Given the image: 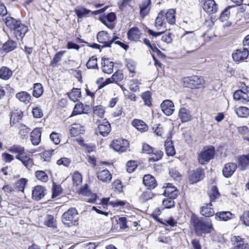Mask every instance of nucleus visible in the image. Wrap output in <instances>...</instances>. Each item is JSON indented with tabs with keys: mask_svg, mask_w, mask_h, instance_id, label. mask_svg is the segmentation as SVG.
Returning <instances> with one entry per match:
<instances>
[{
	"mask_svg": "<svg viewBox=\"0 0 249 249\" xmlns=\"http://www.w3.org/2000/svg\"><path fill=\"white\" fill-rule=\"evenodd\" d=\"M191 221L195 233L198 235L211 233L214 231L213 225L211 220L205 221L197 216H192Z\"/></svg>",
	"mask_w": 249,
	"mask_h": 249,
	"instance_id": "nucleus-1",
	"label": "nucleus"
},
{
	"mask_svg": "<svg viewBox=\"0 0 249 249\" xmlns=\"http://www.w3.org/2000/svg\"><path fill=\"white\" fill-rule=\"evenodd\" d=\"M78 213L76 208L71 207L62 215V222L66 227L77 225L78 221Z\"/></svg>",
	"mask_w": 249,
	"mask_h": 249,
	"instance_id": "nucleus-2",
	"label": "nucleus"
},
{
	"mask_svg": "<svg viewBox=\"0 0 249 249\" xmlns=\"http://www.w3.org/2000/svg\"><path fill=\"white\" fill-rule=\"evenodd\" d=\"M215 155V147L213 145H208L204 147L199 155V162L204 165L212 159Z\"/></svg>",
	"mask_w": 249,
	"mask_h": 249,
	"instance_id": "nucleus-3",
	"label": "nucleus"
},
{
	"mask_svg": "<svg viewBox=\"0 0 249 249\" xmlns=\"http://www.w3.org/2000/svg\"><path fill=\"white\" fill-rule=\"evenodd\" d=\"M204 83L203 78L197 75L185 77L183 80L184 86L191 89H200L203 87Z\"/></svg>",
	"mask_w": 249,
	"mask_h": 249,
	"instance_id": "nucleus-4",
	"label": "nucleus"
},
{
	"mask_svg": "<svg viewBox=\"0 0 249 249\" xmlns=\"http://www.w3.org/2000/svg\"><path fill=\"white\" fill-rule=\"evenodd\" d=\"M6 26L11 30L14 31H28V27L22 24L20 21L16 20L14 18L7 17L5 18Z\"/></svg>",
	"mask_w": 249,
	"mask_h": 249,
	"instance_id": "nucleus-5",
	"label": "nucleus"
},
{
	"mask_svg": "<svg viewBox=\"0 0 249 249\" xmlns=\"http://www.w3.org/2000/svg\"><path fill=\"white\" fill-rule=\"evenodd\" d=\"M129 146V142L127 140L121 138L113 140L110 144L111 148L119 153L126 151Z\"/></svg>",
	"mask_w": 249,
	"mask_h": 249,
	"instance_id": "nucleus-6",
	"label": "nucleus"
},
{
	"mask_svg": "<svg viewBox=\"0 0 249 249\" xmlns=\"http://www.w3.org/2000/svg\"><path fill=\"white\" fill-rule=\"evenodd\" d=\"M205 177L204 170L202 168H198L193 170L190 173L188 178L191 184L197 183Z\"/></svg>",
	"mask_w": 249,
	"mask_h": 249,
	"instance_id": "nucleus-7",
	"label": "nucleus"
},
{
	"mask_svg": "<svg viewBox=\"0 0 249 249\" xmlns=\"http://www.w3.org/2000/svg\"><path fill=\"white\" fill-rule=\"evenodd\" d=\"M96 37L97 41L103 44L102 48H109L113 43L112 37L109 36L108 32H98Z\"/></svg>",
	"mask_w": 249,
	"mask_h": 249,
	"instance_id": "nucleus-8",
	"label": "nucleus"
},
{
	"mask_svg": "<svg viewBox=\"0 0 249 249\" xmlns=\"http://www.w3.org/2000/svg\"><path fill=\"white\" fill-rule=\"evenodd\" d=\"M249 55L248 49L243 48L240 49H237L232 53V57L233 60L236 62L243 61L246 59Z\"/></svg>",
	"mask_w": 249,
	"mask_h": 249,
	"instance_id": "nucleus-9",
	"label": "nucleus"
},
{
	"mask_svg": "<svg viewBox=\"0 0 249 249\" xmlns=\"http://www.w3.org/2000/svg\"><path fill=\"white\" fill-rule=\"evenodd\" d=\"M96 131H99V133L103 137L107 136L111 131V126L109 122L106 119L99 121Z\"/></svg>",
	"mask_w": 249,
	"mask_h": 249,
	"instance_id": "nucleus-10",
	"label": "nucleus"
},
{
	"mask_svg": "<svg viewBox=\"0 0 249 249\" xmlns=\"http://www.w3.org/2000/svg\"><path fill=\"white\" fill-rule=\"evenodd\" d=\"M46 191L45 187L41 185L36 186L32 190V197L34 200L39 201L44 197Z\"/></svg>",
	"mask_w": 249,
	"mask_h": 249,
	"instance_id": "nucleus-11",
	"label": "nucleus"
},
{
	"mask_svg": "<svg viewBox=\"0 0 249 249\" xmlns=\"http://www.w3.org/2000/svg\"><path fill=\"white\" fill-rule=\"evenodd\" d=\"M90 109L88 105H84L82 103H77L75 105L73 109L71 114V117L82 114H87Z\"/></svg>",
	"mask_w": 249,
	"mask_h": 249,
	"instance_id": "nucleus-12",
	"label": "nucleus"
},
{
	"mask_svg": "<svg viewBox=\"0 0 249 249\" xmlns=\"http://www.w3.org/2000/svg\"><path fill=\"white\" fill-rule=\"evenodd\" d=\"M174 105L170 100H165L160 104V108L162 112L166 116L172 115L175 111Z\"/></svg>",
	"mask_w": 249,
	"mask_h": 249,
	"instance_id": "nucleus-13",
	"label": "nucleus"
},
{
	"mask_svg": "<svg viewBox=\"0 0 249 249\" xmlns=\"http://www.w3.org/2000/svg\"><path fill=\"white\" fill-rule=\"evenodd\" d=\"M237 168V164L234 162H229L224 165L222 170V174L226 178L231 177Z\"/></svg>",
	"mask_w": 249,
	"mask_h": 249,
	"instance_id": "nucleus-14",
	"label": "nucleus"
},
{
	"mask_svg": "<svg viewBox=\"0 0 249 249\" xmlns=\"http://www.w3.org/2000/svg\"><path fill=\"white\" fill-rule=\"evenodd\" d=\"M203 10L209 14L215 13L218 10V6L214 0H204Z\"/></svg>",
	"mask_w": 249,
	"mask_h": 249,
	"instance_id": "nucleus-15",
	"label": "nucleus"
},
{
	"mask_svg": "<svg viewBox=\"0 0 249 249\" xmlns=\"http://www.w3.org/2000/svg\"><path fill=\"white\" fill-rule=\"evenodd\" d=\"M116 17L114 13L111 12L107 16L100 18V20L107 26L109 29L114 28L113 22L116 19Z\"/></svg>",
	"mask_w": 249,
	"mask_h": 249,
	"instance_id": "nucleus-16",
	"label": "nucleus"
},
{
	"mask_svg": "<svg viewBox=\"0 0 249 249\" xmlns=\"http://www.w3.org/2000/svg\"><path fill=\"white\" fill-rule=\"evenodd\" d=\"M163 188H165L162 194V195L164 196H169L173 198H176L178 196V189L171 183H166V186H164Z\"/></svg>",
	"mask_w": 249,
	"mask_h": 249,
	"instance_id": "nucleus-17",
	"label": "nucleus"
},
{
	"mask_svg": "<svg viewBox=\"0 0 249 249\" xmlns=\"http://www.w3.org/2000/svg\"><path fill=\"white\" fill-rule=\"evenodd\" d=\"M78 37L81 38V36L80 35H77L76 34L74 36H72L71 35H69V36L66 37L67 49L69 50L74 49L77 51L79 50L81 46L78 45V43H77L75 41V38Z\"/></svg>",
	"mask_w": 249,
	"mask_h": 249,
	"instance_id": "nucleus-18",
	"label": "nucleus"
},
{
	"mask_svg": "<svg viewBox=\"0 0 249 249\" xmlns=\"http://www.w3.org/2000/svg\"><path fill=\"white\" fill-rule=\"evenodd\" d=\"M142 182L148 190L154 189L157 186V182L155 178L149 174L144 176Z\"/></svg>",
	"mask_w": 249,
	"mask_h": 249,
	"instance_id": "nucleus-19",
	"label": "nucleus"
},
{
	"mask_svg": "<svg viewBox=\"0 0 249 249\" xmlns=\"http://www.w3.org/2000/svg\"><path fill=\"white\" fill-rule=\"evenodd\" d=\"M41 128L36 127L35 128L30 135V140L34 145H38L41 141Z\"/></svg>",
	"mask_w": 249,
	"mask_h": 249,
	"instance_id": "nucleus-20",
	"label": "nucleus"
},
{
	"mask_svg": "<svg viewBox=\"0 0 249 249\" xmlns=\"http://www.w3.org/2000/svg\"><path fill=\"white\" fill-rule=\"evenodd\" d=\"M234 214L230 211H221L214 214V218L217 221H227L232 218Z\"/></svg>",
	"mask_w": 249,
	"mask_h": 249,
	"instance_id": "nucleus-21",
	"label": "nucleus"
},
{
	"mask_svg": "<svg viewBox=\"0 0 249 249\" xmlns=\"http://www.w3.org/2000/svg\"><path fill=\"white\" fill-rule=\"evenodd\" d=\"M237 162L239 169L241 171L245 170L249 166V153L239 156Z\"/></svg>",
	"mask_w": 249,
	"mask_h": 249,
	"instance_id": "nucleus-22",
	"label": "nucleus"
},
{
	"mask_svg": "<svg viewBox=\"0 0 249 249\" xmlns=\"http://www.w3.org/2000/svg\"><path fill=\"white\" fill-rule=\"evenodd\" d=\"M164 146L165 152L168 157H173L176 155V152L173 142L170 137H168L165 141Z\"/></svg>",
	"mask_w": 249,
	"mask_h": 249,
	"instance_id": "nucleus-23",
	"label": "nucleus"
},
{
	"mask_svg": "<svg viewBox=\"0 0 249 249\" xmlns=\"http://www.w3.org/2000/svg\"><path fill=\"white\" fill-rule=\"evenodd\" d=\"M178 117L182 123L189 122L192 119L191 112L184 107H181L178 112Z\"/></svg>",
	"mask_w": 249,
	"mask_h": 249,
	"instance_id": "nucleus-24",
	"label": "nucleus"
},
{
	"mask_svg": "<svg viewBox=\"0 0 249 249\" xmlns=\"http://www.w3.org/2000/svg\"><path fill=\"white\" fill-rule=\"evenodd\" d=\"M212 202L206 204L200 208V214L205 217H211L214 215V212L212 208Z\"/></svg>",
	"mask_w": 249,
	"mask_h": 249,
	"instance_id": "nucleus-25",
	"label": "nucleus"
},
{
	"mask_svg": "<svg viewBox=\"0 0 249 249\" xmlns=\"http://www.w3.org/2000/svg\"><path fill=\"white\" fill-rule=\"evenodd\" d=\"M97 177L103 182L109 183L112 179V175L107 169H104L97 172Z\"/></svg>",
	"mask_w": 249,
	"mask_h": 249,
	"instance_id": "nucleus-26",
	"label": "nucleus"
},
{
	"mask_svg": "<svg viewBox=\"0 0 249 249\" xmlns=\"http://www.w3.org/2000/svg\"><path fill=\"white\" fill-rule=\"evenodd\" d=\"M16 158L21 161L27 169H30L34 164L33 160L26 154H24L21 157L19 155H16Z\"/></svg>",
	"mask_w": 249,
	"mask_h": 249,
	"instance_id": "nucleus-27",
	"label": "nucleus"
},
{
	"mask_svg": "<svg viewBox=\"0 0 249 249\" xmlns=\"http://www.w3.org/2000/svg\"><path fill=\"white\" fill-rule=\"evenodd\" d=\"M150 0H144L143 2L140 4V15L144 18L149 12Z\"/></svg>",
	"mask_w": 249,
	"mask_h": 249,
	"instance_id": "nucleus-28",
	"label": "nucleus"
},
{
	"mask_svg": "<svg viewBox=\"0 0 249 249\" xmlns=\"http://www.w3.org/2000/svg\"><path fill=\"white\" fill-rule=\"evenodd\" d=\"M17 47V44L15 41L8 40L3 44L1 50L4 53H7L15 50Z\"/></svg>",
	"mask_w": 249,
	"mask_h": 249,
	"instance_id": "nucleus-29",
	"label": "nucleus"
},
{
	"mask_svg": "<svg viewBox=\"0 0 249 249\" xmlns=\"http://www.w3.org/2000/svg\"><path fill=\"white\" fill-rule=\"evenodd\" d=\"M12 70L7 67L2 66L0 69V78L3 80H9L12 76Z\"/></svg>",
	"mask_w": 249,
	"mask_h": 249,
	"instance_id": "nucleus-30",
	"label": "nucleus"
},
{
	"mask_svg": "<svg viewBox=\"0 0 249 249\" xmlns=\"http://www.w3.org/2000/svg\"><path fill=\"white\" fill-rule=\"evenodd\" d=\"M23 117V112L21 111L16 110L12 112L10 115V123L11 126L18 122Z\"/></svg>",
	"mask_w": 249,
	"mask_h": 249,
	"instance_id": "nucleus-31",
	"label": "nucleus"
},
{
	"mask_svg": "<svg viewBox=\"0 0 249 249\" xmlns=\"http://www.w3.org/2000/svg\"><path fill=\"white\" fill-rule=\"evenodd\" d=\"M132 125L139 131L144 132L147 130V125L142 120L139 119H134L132 123Z\"/></svg>",
	"mask_w": 249,
	"mask_h": 249,
	"instance_id": "nucleus-32",
	"label": "nucleus"
},
{
	"mask_svg": "<svg viewBox=\"0 0 249 249\" xmlns=\"http://www.w3.org/2000/svg\"><path fill=\"white\" fill-rule=\"evenodd\" d=\"M16 97L20 101L25 104L30 102L32 97L31 95L26 91H20L16 94Z\"/></svg>",
	"mask_w": 249,
	"mask_h": 249,
	"instance_id": "nucleus-33",
	"label": "nucleus"
},
{
	"mask_svg": "<svg viewBox=\"0 0 249 249\" xmlns=\"http://www.w3.org/2000/svg\"><path fill=\"white\" fill-rule=\"evenodd\" d=\"M43 92L44 89L41 84L36 83L34 84L32 95L34 97L39 98L43 94Z\"/></svg>",
	"mask_w": 249,
	"mask_h": 249,
	"instance_id": "nucleus-34",
	"label": "nucleus"
},
{
	"mask_svg": "<svg viewBox=\"0 0 249 249\" xmlns=\"http://www.w3.org/2000/svg\"><path fill=\"white\" fill-rule=\"evenodd\" d=\"M68 96L73 102L78 101L81 96L80 89L73 88L71 91L68 93Z\"/></svg>",
	"mask_w": 249,
	"mask_h": 249,
	"instance_id": "nucleus-35",
	"label": "nucleus"
},
{
	"mask_svg": "<svg viewBox=\"0 0 249 249\" xmlns=\"http://www.w3.org/2000/svg\"><path fill=\"white\" fill-rule=\"evenodd\" d=\"M28 181V179L26 178H21L15 183L14 188L18 191L23 193L27 184Z\"/></svg>",
	"mask_w": 249,
	"mask_h": 249,
	"instance_id": "nucleus-36",
	"label": "nucleus"
},
{
	"mask_svg": "<svg viewBox=\"0 0 249 249\" xmlns=\"http://www.w3.org/2000/svg\"><path fill=\"white\" fill-rule=\"evenodd\" d=\"M234 111L240 118H247L249 115V108L246 107H240L235 109Z\"/></svg>",
	"mask_w": 249,
	"mask_h": 249,
	"instance_id": "nucleus-37",
	"label": "nucleus"
},
{
	"mask_svg": "<svg viewBox=\"0 0 249 249\" xmlns=\"http://www.w3.org/2000/svg\"><path fill=\"white\" fill-rule=\"evenodd\" d=\"M166 197V198H164L162 200V209H171L174 208L175 206V202L174 200L175 198L169 196Z\"/></svg>",
	"mask_w": 249,
	"mask_h": 249,
	"instance_id": "nucleus-38",
	"label": "nucleus"
},
{
	"mask_svg": "<svg viewBox=\"0 0 249 249\" xmlns=\"http://www.w3.org/2000/svg\"><path fill=\"white\" fill-rule=\"evenodd\" d=\"M208 195L210 197V201L211 202H214L220 195L217 186H212L211 192L208 193Z\"/></svg>",
	"mask_w": 249,
	"mask_h": 249,
	"instance_id": "nucleus-39",
	"label": "nucleus"
},
{
	"mask_svg": "<svg viewBox=\"0 0 249 249\" xmlns=\"http://www.w3.org/2000/svg\"><path fill=\"white\" fill-rule=\"evenodd\" d=\"M8 151L12 153L18 154L17 155L20 157L25 154L24 148L20 145H13L8 149Z\"/></svg>",
	"mask_w": 249,
	"mask_h": 249,
	"instance_id": "nucleus-40",
	"label": "nucleus"
},
{
	"mask_svg": "<svg viewBox=\"0 0 249 249\" xmlns=\"http://www.w3.org/2000/svg\"><path fill=\"white\" fill-rule=\"evenodd\" d=\"M141 97L144 102V105L149 107L152 106V94L150 91H146L142 93Z\"/></svg>",
	"mask_w": 249,
	"mask_h": 249,
	"instance_id": "nucleus-41",
	"label": "nucleus"
},
{
	"mask_svg": "<svg viewBox=\"0 0 249 249\" xmlns=\"http://www.w3.org/2000/svg\"><path fill=\"white\" fill-rule=\"evenodd\" d=\"M176 11L173 9H169L165 14V17L167 22L170 24H174L175 23Z\"/></svg>",
	"mask_w": 249,
	"mask_h": 249,
	"instance_id": "nucleus-42",
	"label": "nucleus"
},
{
	"mask_svg": "<svg viewBox=\"0 0 249 249\" xmlns=\"http://www.w3.org/2000/svg\"><path fill=\"white\" fill-rule=\"evenodd\" d=\"M63 189L60 185L56 184L53 182L52 187V198H54L63 193Z\"/></svg>",
	"mask_w": 249,
	"mask_h": 249,
	"instance_id": "nucleus-43",
	"label": "nucleus"
},
{
	"mask_svg": "<svg viewBox=\"0 0 249 249\" xmlns=\"http://www.w3.org/2000/svg\"><path fill=\"white\" fill-rule=\"evenodd\" d=\"M75 41L77 43L86 44L89 47L98 49L100 50V52L101 51V49H102V45L96 43H89L87 41H85L84 39L80 38L79 37H76L75 38Z\"/></svg>",
	"mask_w": 249,
	"mask_h": 249,
	"instance_id": "nucleus-44",
	"label": "nucleus"
},
{
	"mask_svg": "<svg viewBox=\"0 0 249 249\" xmlns=\"http://www.w3.org/2000/svg\"><path fill=\"white\" fill-rule=\"evenodd\" d=\"M97 58L96 56L90 57L87 62L86 66L88 69H98Z\"/></svg>",
	"mask_w": 249,
	"mask_h": 249,
	"instance_id": "nucleus-45",
	"label": "nucleus"
},
{
	"mask_svg": "<svg viewBox=\"0 0 249 249\" xmlns=\"http://www.w3.org/2000/svg\"><path fill=\"white\" fill-rule=\"evenodd\" d=\"M65 51H61L57 52L54 55L52 60L51 61V66L53 67H55L57 63L61 60L63 55L65 53Z\"/></svg>",
	"mask_w": 249,
	"mask_h": 249,
	"instance_id": "nucleus-46",
	"label": "nucleus"
},
{
	"mask_svg": "<svg viewBox=\"0 0 249 249\" xmlns=\"http://www.w3.org/2000/svg\"><path fill=\"white\" fill-rule=\"evenodd\" d=\"M36 177L39 180L43 182H47L49 178L46 172L42 170H37L35 172Z\"/></svg>",
	"mask_w": 249,
	"mask_h": 249,
	"instance_id": "nucleus-47",
	"label": "nucleus"
},
{
	"mask_svg": "<svg viewBox=\"0 0 249 249\" xmlns=\"http://www.w3.org/2000/svg\"><path fill=\"white\" fill-rule=\"evenodd\" d=\"M154 196V194L151 192V190H148L143 192L140 197V200L144 203L152 199Z\"/></svg>",
	"mask_w": 249,
	"mask_h": 249,
	"instance_id": "nucleus-48",
	"label": "nucleus"
},
{
	"mask_svg": "<svg viewBox=\"0 0 249 249\" xmlns=\"http://www.w3.org/2000/svg\"><path fill=\"white\" fill-rule=\"evenodd\" d=\"M74 11L79 19L86 16L91 12L90 10L82 7H77Z\"/></svg>",
	"mask_w": 249,
	"mask_h": 249,
	"instance_id": "nucleus-49",
	"label": "nucleus"
},
{
	"mask_svg": "<svg viewBox=\"0 0 249 249\" xmlns=\"http://www.w3.org/2000/svg\"><path fill=\"white\" fill-rule=\"evenodd\" d=\"M72 178L73 186H78L82 182V176L78 171L73 173Z\"/></svg>",
	"mask_w": 249,
	"mask_h": 249,
	"instance_id": "nucleus-50",
	"label": "nucleus"
},
{
	"mask_svg": "<svg viewBox=\"0 0 249 249\" xmlns=\"http://www.w3.org/2000/svg\"><path fill=\"white\" fill-rule=\"evenodd\" d=\"M165 13L163 11L160 12L157 17L155 20V25L158 29H160V28L163 24L164 16Z\"/></svg>",
	"mask_w": 249,
	"mask_h": 249,
	"instance_id": "nucleus-51",
	"label": "nucleus"
},
{
	"mask_svg": "<svg viewBox=\"0 0 249 249\" xmlns=\"http://www.w3.org/2000/svg\"><path fill=\"white\" fill-rule=\"evenodd\" d=\"M118 39H119V37L116 35L115 33H114L113 36H112L113 43H114L115 44L119 45L125 51H127L129 48L128 45L120 40H118Z\"/></svg>",
	"mask_w": 249,
	"mask_h": 249,
	"instance_id": "nucleus-52",
	"label": "nucleus"
},
{
	"mask_svg": "<svg viewBox=\"0 0 249 249\" xmlns=\"http://www.w3.org/2000/svg\"><path fill=\"white\" fill-rule=\"evenodd\" d=\"M112 188L114 189V191L118 192L119 193L123 192V185L122 181L120 179H116L114 180L112 183Z\"/></svg>",
	"mask_w": 249,
	"mask_h": 249,
	"instance_id": "nucleus-53",
	"label": "nucleus"
},
{
	"mask_svg": "<svg viewBox=\"0 0 249 249\" xmlns=\"http://www.w3.org/2000/svg\"><path fill=\"white\" fill-rule=\"evenodd\" d=\"M126 166L127 172L131 173L136 169L138 165L136 161L130 160L126 162Z\"/></svg>",
	"mask_w": 249,
	"mask_h": 249,
	"instance_id": "nucleus-54",
	"label": "nucleus"
},
{
	"mask_svg": "<svg viewBox=\"0 0 249 249\" xmlns=\"http://www.w3.org/2000/svg\"><path fill=\"white\" fill-rule=\"evenodd\" d=\"M93 113L99 117L103 118L105 112L104 107L101 105H98L93 107Z\"/></svg>",
	"mask_w": 249,
	"mask_h": 249,
	"instance_id": "nucleus-55",
	"label": "nucleus"
},
{
	"mask_svg": "<svg viewBox=\"0 0 249 249\" xmlns=\"http://www.w3.org/2000/svg\"><path fill=\"white\" fill-rule=\"evenodd\" d=\"M80 125L76 124H73L71 128L70 129V132L72 137L77 136L80 133Z\"/></svg>",
	"mask_w": 249,
	"mask_h": 249,
	"instance_id": "nucleus-56",
	"label": "nucleus"
},
{
	"mask_svg": "<svg viewBox=\"0 0 249 249\" xmlns=\"http://www.w3.org/2000/svg\"><path fill=\"white\" fill-rule=\"evenodd\" d=\"M124 78V75L120 70H117L112 75L111 79L115 83L121 81Z\"/></svg>",
	"mask_w": 249,
	"mask_h": 249,
	"instance_id": "nucleus-57",
	"label": "nucleus"
},
{
	"mask_svg": "<svg viewBox=\"0 0 249 249\" xmlns=\"http://www.w3.org/2000/svg\"><path fill=\"white\" fill-rule=\"evenodd\" d=\"M78 193L85 196H89L92 194V192L89 189V186L87 184H85L83 187H81L78 191Z\"/></svg>",
	"mask_w": 249,
	"mask_h": 249,
	"instance_id": "nucleus-58",
	"label": "nucleus"
},
{
	"mask_svg": "<svg viewBox=\"0 0 249 249\" xmlns=\"http://www.w3.org/2000/svg\"><path fill=\"white\" fill-rule=\"evenodd\" d=\"M54 217L52 215H48L47 219L45 221V225L49 228H56V225L53 222Z\"/></svg>",
	"mask_w": 249,
	"mask_h": 249,
	"instance_id": "nucleus-59",
	"label": "nucleus"
},
{
	"mask_svg": "<svg viewBox=\"0 0 249 249\" xmlns=\"http://www.w3.org/2000/svg\"><path fill=\"white\" fill-rule=\"evenodd\" d=\"M140 32H127V38L129 40L137 41L140 37Z\"/></svg>",
	"mask_w": 249,
	"mask_h": 249,
	"instance_id": "nucleus-60",
	"label": "nucleus"
},
{
	"mask_svg": "<svg viewBox=\"0 0 249 249\" xmlns=\"http://www.w3.org/2000/svg\"><path fill=\"white\" fill-rule=\"evenodd\" d=\"M161 213V210L159 208L156 209L151 214L152 218L160 223H162V219L159 217Z\"/></svg>",
	"mask_w": 249,
	"mask_h": 249,
	"instance_id": "nucleus-61",
	"label": "nucleus"
},
{
	"mask_svg": "<svg viewBox=\"0 0 249 249\" xmlns=\"http://www.w3.org/2000/svg\"><path fill=\"white\" fill-rule=\"evenodd\" d=\"M240 220L243 224L249 226V211H245L240 217Z\"/></svg>",
	"mask_w": 249,
	"mask_h": 249,
	"instance_id": "nucleus-62",
	"label": "nucleus"
},
{
	"mask_svg": "<svg viewBox=\"0 0 249 249\" xmlns=\"http://www.w3.org/2000/svg\"><path fill=\"white\" fill-rule=\"evenodd\" d=\"M161 224L166 226H169L171 227H174L177 224V222L171 216L167 219H165L164 221L162 220V223Z\"/></svg>",
	"mask_w": 249,
	"mask_h": 249,
	"instance_id": "nucleus-63",
	"label": "nucleus"
},
{
	"mask_svg": "<svg viewBox=\"0 0 249 249\" xmlns=\"http://www.w3.org/2000/svg\"><path fill=\"white\" fill-rule=\"evenodd\" d=\"M30 129L25 125H22L19 130V135L22 139L27 137V134L29 133Z\"/></svg>",
	"mask_w": 249,
	"mask_h": 249,
	"instance_id": "nucleus-64",
	"label": "nucleus"
}]
</instances>
